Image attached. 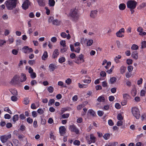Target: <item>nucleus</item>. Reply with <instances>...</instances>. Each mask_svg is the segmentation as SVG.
Wrapping results in <instances>:
<instances>
[{
	"mask_svg": "<svg viewBox=\"0 0 146 146\" xmlns=\"http://www.w3.org/2000/svg\"><path fill=\"white\" fill-rule=\"evenodd\" d=\"M32 116L34 117H36L37 115V113L35 111H33L32 112Z\"/></svg>",
	"mask_w": 146,
	"mask_h": 146,
	"instance_id": "nucleus-54",
	"label": "nucleus"
},
{
	"mask_svg": "<svg viewBox=\"0 0 146 146\" xmlns=\"http://www.w3.org/2000/svg\"><path fill=\"white\" fill-rule=\"evenodd\" d=\"M65 82L67 84L69 85L71 83V80L70 78H68L65 81Z\"/></svg>",
	"mask_w": 146,
	"mask_h": 146,
	"instance_id": "nucleus-60",
	"label": "nucleus"
},
{
	"mask_svg": "<svg viewBox=\"0 0 146 146\" xmlns=\"http://www.w3.org/2000/svg\"><path fill=\"white\" fill-rule=\"evenodd\" d=\"M70 15L74 20L78 19L80 16L79 11L76 9L72 10L70 13Z\"/></svg>",
	"mask_w": 146,
	"mask_h": 146,
	"instance_id": "nucleus-2",
	"label": "nucleus"
},
{
	"mask_svg": "<svg viewBox=\"0 0 146 146\" xmlns=\"http://www.w3.org/2000/svg\"><path fill=\"white\" fill-rule=\"evenodd\" d=\"M131 55L132 57L135 59H137L138 58V54L136 51H134L132 52Z\"/></svg>",
	"mask_w": 146,
	"mask_h": 146,
	"instance_id": "nucleus-20",
	"label": "nucleus"
},
{
	"mask_svg": "<svg viewBox=\"0 0 146 146\" xmlns=\"http://www.w3.org/2000/svg\"><path fill=\"white\" fill-rule=\"evenodd\" d=\"M12 52L14 55H16L18 53V51L16 49H13L12 50Z\"/></svg>",
	"mask_w": 146,
	"mask_h": 146,
	"instance_id": "nucleus-61",
	"label": "nucleus"
},
{
	"mask_svg": "<svg viewBox=\"0 0 146 146\" xmlns=\"http://www.w3.org/2000/svg\"><path fill=\"white\" fill-rule=\"evenodd\" d=\"M126 70V67L124 66H122L119 68L120 73L122 74L125 73Z\"/></svg>",
	"mask_w": 146,
	"mask_h": 146,
	"instance_id": "nucleus-14",
	"label": "nucleus"
},
{
	"mask_svg": "<svg viewBox=\"0 0 146 146\" xmlns=\"http://www.w3.org/2000/svg\"><path fill=\"white\" fill-rule=\"evenodd\" d=\"M111 62H108L107 63L106 65V66H104V67L106 69L108 70L109 68L111 66Z\"/></svg>",
	"mask_w": 146,
	"mask_h": 146,
	"instance_id": "nucleus-40",
	"label": "nucleus"
},
{
	"mask_svg": "<svg viewBox=\"0 0 146 146\" xmlns=\"http://www.w3.org/2000/svg\"><path fill=\"white\" fill-rule=\"evenodd\" d=\"M64 84L63 82L61 81H59L58 82V85L59 86L65 87L66 86H64Z\"/></svg>",
	"mask_w": 146,
	"mask_h": 146,
	"instance_id": "nucleus-49",
	"label": "nucleus"
},
{
	"mask_svg": "<svg viewBox=\"0 0 146 146\" xmlns=\"http://www.w3.org/2000/svg\"><path fill=\"white\" fill-rule=\"evenodd\" d=\"M117 79L115 77H112L110 78V81L111 84L114 83L116 81Z\"/></svg>",
	"mask_w": 146,
	"mask_h": 146,
	"instance_id": "nucleus-29",
	"label": "nucleus"
},
{
	"mask_svg": "<svg viewBox=\"0 0 146 146\" xmlns=\"http://www.w3.org/2000/svg\"><path fill=\"white\" fill-rule=\"evenodd\" d=\"M137 5V2L135 1L129 0L127 3V7L129 9H135Z\"/></svg>",
	"mask_w": 146,
	"mask_h": 146,
	"instance_id": "nucleus-5",
	"label": "nucleus"
},
{
	"mask_svg": "<svg viewBox=\"0 0 146 146\" xmlns=\"http://www.w3.org/2000/svg\"><path fill=\"white\" fill-rule=\"evenodd\" d=\"M146 47V41H143L141 42V48L143 49Z\"/></svg>",
	"mask_w": 146,
	"mask_h": 146,
	"instance_id": "nucleus-33",
	"label": "nucleus"
},
{
	"mask_svg": "<svg viewBox=\"0 0 146 146\" xmlns=\"http://www.w3.org/2000/svg\"><path fill=\"white\" fill-rule=\"evenodd\" d=\"M60 21L57 19L54 20L53 21L52 24L56 25H59L60 24Z\"/></svg>",
	"mask_w": 146,
	"mask_h": 146,
	"instance_id": "nucleus-24",
	"label": "nucleus"
},
{
	"mask_svg": "<svg viewBox=\"0 0 146 146\" xmlns=\"http://www.w3.org/2000/svg\"><path fill=\"white\" fill-rule=\"evenodd\" d=\"M65 61V59L64 57H61L59 59V62L60 63H62Z\"/></svg>",
	"mask_w": 146,
	"mask_h": 146,
	"instance_id": "nucleus-46",
	"label": "nucleus"
},
{
	"mask_svg": "<svg viewBox=\"0 0 146 146\" xmlns=\"http://www.w3.org/2000/svg\"><path fill=\"white\" fill-rule=\"evenodd\" d=\"M19 78L20 77L19 75H16L12 79L11 82L12 84L16 83L19 81Z\"/></svg>",
	"mask_w": 146,
	"mask_h": 146,
	"instance_id": "nucleus-12",
	"label": "nucleus"
},
{
	"mask_svg": "<svg viewBox=\"0 0 146 146\" xmlns=\"http://www.w3.org/2000/svg\"><path fill=\"white\" fill-rule=\"evenodd\" d=\"M123 122L121 120H119L117 122V125L118 126H120L123 125Z\"/></svg>",
	"mask_w": 146,
	"mask_h": 146,
	"instance_id": "nucleus-58",
	"label": "nucleus"
},
{
	"mask_svg": "<svg viewBox=\"0 0 146 146\" xmlns=\"http://www.w3.org/2000/svg\"><path fill=\"white\" fill-rule=\"evenodd\" d=\"M11 98V100L13 102H16L17 100V98L15 96H12Z\"/></svg>",
	"mask_w": 146,
	"mask_h": 146,
	"instance_id": "nucleus-48",
	"label": "nucleus"
},
{
	"mask_svg": "<svg viewBox=\"0 0 146 146\" xmlns=\"http://www.w3.org/2000/svg\"><path fill=\"white\" fill-rule=\"evenodd\" d=\"M123 117L121 113H119L117 115V119L119 120H122L123 119Z\"/></svg>",
	"mask_w": 146,
	"mask_h": 146,
	"instance_id": "nucleus-47",
	"label": "nucleus"
},
{
	"mask_svg": "<svg viewBox=\"0 0 146 146\" xmlns=\"http://www.w3.org/2000/svg\"><path fill=\"white\" fill-rule=\"evenodd\" d=\"M48 57V53L46 51H45L42 57V60H45Z\"/></svg>",
	"mask_w": 146,
	"mask_h": 146,
	"instance_id": "nucleus-22",
	"label": "nucleus"
},
{
	"mask_svg": "<svg viewBox=\"0 0 146 146\" xmlns=\"http://www.w3.org/2000/svg\"><path fill=\"white\" fill-rule=\"evenodd\" d=\"M59 54V52L57 49H55L53 52L52 57L54 58H55L57 57Z\"/></svg>",
	"mask_w": 146,
	"mask_h": 146,
	"instance_id": "nucleus-15",
	"label": "nucleus"
},
{
	"mask_svg": "<svg viewBox=\"0 0 146 146\" xmlns=\"http://www.w3.org/2000/svg\"><path fill=\"white\" fill-rule=\"evenodd\" d=\"M123 97L125 99H127L129 97V95L127 94H123Z\"/></svg>",
	"mask_w": 146,
	"mask_h": 146,
	"instance_id": "nucleus-59",
	"label": "nucleus"
},
{
	"mask_svg": "<svg viewBox=\"0 0 146 146\" xmlns=\"http://www.w3.org/2000/svg\"><path fill=\"white\" fill-rule=\"evenodd\" d=\"M78 86L80 88H85L88 87L87 85L86 84H80L78 83Z\"/></svg>",
	"mask_w": 146,
	"mask_h": 146,
	"instance_id": "nucleus-36",
	"label": "nucleus"
},
{
	"mask_svg": "<svg viewBox=\"0 0 146 146\" xmlns=\"http://www.w3.org/2000/svg\"><path fill=\"white\" fill-rule=\"evenodd\" d=\"M11 137V134L7 135H3L0 137V139L2 143H5L7 141L8 139L10 138Z\"/></svg>",
	"mask_w": 146,
	"mask_h": 146,
	"instance_id": "nucleus-9",
	"label": "nucleus"
},
{
	"mask_svg": "<svg viewBox=\"0 0 146 146\" xmlns=\"http://www.w3.org/2000/svg\"><path fill=\"white\" fill-rule=\"evenodd\" d=\"M27 120L28 122L30 123H32L33 121L32 119L30 117L27 118Z\"/></svg>",
	"mask_w": 146,
	"mask_h": 146,
	"instance_id": "nucleus-62",
	"label": "nucleus"
},
{
	"mask_svg": "<svg viewBox=\"0 0 146 146\" xmlns=\"http://www.w3.org/2000/svg\"><path fill=\"white\" fill-rule=\"evenodd\" d=\"M131 49L133 50H137L139 48V46L135 44H133L131 47Z\"/></svg>",
	"mask_w": 146,
	"mask_h": 146,
	"instance_id": "nucleus-34",
	"label": "nucleus"
},
{
	"mask_svg": "<svg viewBox=\"0 0 146 146\" xmlns=\"http://www.w3.org/2000/svg\"><path fill=\"white\" fill-rule=\"evenodd\" d=\"M133 60L132 59H129L127 60L126 63L128 65L131 64L132 63Z\"/></svg>",
	"mask_w": 146,
	"mask_h": 146,
	"instance_id": "nucleus-51",
	"label": "nucleus"
},
{
	"mask_svg": "<svg viewBox=\"0 0 146 146\" xmlns=\"http://www.w3.org/2000/svg\"><path fill=\"white\" fill-rule=\"evenodd\" d=\"M69 129L71 131L74 132L76 134H78L79 133V130L74 125H70Z\"/></svg>",
	"mask_w": 146,
	"mask_h": 146,
	"instance_id": "nucleus-7",
	"label": "nucleus"
},
{
	"mask_svg": "<svg viewBox=\"0 0 146 146\" xmlns=\"http://www.w3.org/2000/svg\"><path fill=\"white\" fill-rule=\"evenodd\" d=\"M69 116V114L68 113L64 114L61 116V118L62 119H65L68 117Z\"/></svg>",
	"mask_w": 146,
	"mask_h": 146,
	"instance_id": "nucleus-42",
	"label": "nucleus"
},
{
	"mask_svg": "<svg viewBox=\"0 0 146 146\" xmlns=\"http://www.w3.org/2000/svg\"><path fill=\"white\" fill-rule=\"evenodd\" d=\"M67 48L66 47H64L62 48H61V49L60 51L61 52H64L66 51L67 50Z\"/></svg>",
	"mask_w": 146,
	"mask_h": 146,
	"instance_id": "nucleus-63",
	"label": "nucleus"
},
{
	"mask_svg": "<svg viewBox=\"0 0 146 146\" xmlns=\"http://www.w3.org/2000/svg\"><path fill=\"white\" fill-rule=\"evenodd\" d=\"M55 102V100L53 99H50L49 101L48 105L49 106H51Z\"/></svg>",
	"mask_w": 146,
	"mask_h": 146,
	"instance_id": "nucleus-39",
	"label": "nucleus"
},
{
	"mask_svg": "<svg viewBox=\"0 0 146 146\" xmlns=\"http://www.w3.org/2000/svg\"><path fill=\"white\" fill-rule=\"evenodd\" d=\"M98 11L96 10H94L91 11L90 16L92 18H94L97 15Z\"/></svg>",
	"mask_w": 146,
	"mask_h": 146,
	"instance_id": "nucleus-16",
	"label": "nucleus"
},
{
	"mask_svg": "<svg viewBox=\"0 0 146 146\" xmlns=\"http://www.w3.org/2000/svg\"><path fill=\"white\" fill-rule=\"evenodd\" d=\"M84 61V55L81 54L74 61V62L78 64H79Z\"/></svg>",
	"mask_w": 146,
	"mask_h": 146,
	"instance_id": "nucleus-6",
	"label": "nucleus"
},
{
	"mask_svg": "<svg viewBox=\"0 0 146 146\" xmlns=\"http://www.w3.org/2000/svg\"><path fill=\"white\" fill-rule=\"evenodd\" d=\"M18 115L17 114L15 115L13 117V121L14 122H15L16 121L18 120Z\"/></svg>",
	"mask_w": 146,
	"mask_h": 146,
	"instance_id": "nucleus-38",
	"label": "nucleus"
},
{
	"mask_svg": "<svg viewBox=\"0 0 146 146\" xmlns=\"http://www.w3.org/2000/svg\"><path fill=\"white\" fill-rule=\"evenodd\" d=\"M47 90L50 93H52L53 92L54 88L52 86H49L47 88Z\"/></svg>",
	"mask_w": 146,
	"mask_h": 146,
	"instance_id": "nucleus-32",
	"label": "nucleus"
},
{
	"mask_svg": "<svg viewBox=\"0 0 146 146\" xmlns=\"http://www.w3.org/2000/svg\"><path fill=\"white\" fill-rule=\"evenodd\" d=\"M37 112L39 114L41 115L44 113V111L42 109L40 108L38 110Z\"/></svg>",
	"mask_w": 146,
	"mask_h": 146,
	"instance_id": "nucleus-50",
	"label": "nucleus"
},
{
	"mask_svg": "<svg viewBox=\"0 0 146 146\" xmlns=\"http://www.w3.org/2000/svg\"><path fill=\"white\" fill-rule=\"evenodd\" d=\"M143 29L141 27H138L137 29V31L139 33V35L143 36L146 35V33L143 31Z\"/></svg>",
	"mask_w": 146,
	"mask_h": 146,
	"instance_id": "nucleus-11",
	"label": "nucleus"
},
{
	"mask_svg": "<svg viewBox=\"0 0 146 146\" xmlns=\"http://www.w3.org/2000/svg\"><path fill=\"white\" fill-rule=\"evenodd\" d=\"M146 92L144 90H141L140 92V96H145Z\"/></svg>",
	"mask_w": 146,
	"mask_h": 146,
	"instance_id": "nucleus-52",
	"label": "nucleus"
},
{
	"mask_svg": "<svg viewBox=\"0 0 146 146\" xmlns=\"http://www.w3.org/2000/svg\"><path fill=\"white\" fill-rule=\"evenodd\" d=\"M30 5V3L28 0H25L22 4V7L24 9L26 10L28 8Z\"/></svg>",
	"mask_w": 146,
	"mask_h": 146,
	"instance_id": "nucleus-8",
	"label": "nucleus"
},
{
	"mask_svg": "<svg viewBox=\"0 0 146 146\" xmlns=\"http://www.w3.org/2000/svg\"><path fill=\"white\" fill-rule=\"evenodd\" d=\"M137 91L135 88H133L131 91V93L132 96H135L137 94Z\"/></svg>",
	"mask_w": 146,
	"mask_h": 146,
	"instance_id": "nucleus-23",
	"label": "nucleus"
},
{
	"mask_svg": "<svg viewBox=\"0 0 146 146\" xmlns=\"http://www.w3.org/2000/svg\"><path fill=\"white\" fill-rule=\"evenodd\" d=\"M49 5L50 7H53L55 4V1L54 0H49Z\"/></svg>",
	"mask_w": 146,
	"mask_h": 146,
	"instance_id": "nucleus-25",
	"label": "nucleus"
},
{
	"mask_svg": "<svg viewBox=\"0 0 146 146\" xmlns=\"http://www.w3.org/2000/svg\"><path fill=\"white\" fill-rule=\"evenodd\" d=\"M29 100L28 98H26L24 99L23 103L24 104L27 105L29 103Z\"/></svg>",
	"mask_w": 146,
	"mask_h": 146,
	"instance_id": "nucleus-37",
	"label": "nucleus"
},
{
	"mask_svg": "<svg viewBox=\"0 0 146 146\" xmlns=\"http://www.w3.org/2000/svg\"><path fill=\"white\" fill-rule=\"evenodd\" d=\"M125 29L123 28H122L116 33V35L118 37L122 38L124 36V35L122 34V33H124Z\"/></svg>",
	"mask_w": 146,
	"mask_h": 146,
	"instance_id": "nucleus-10",
	"label": "nucleus"
},
{
	"mask_svg": "<svg viewBox=\"0 0 146 146\" xmlns=\"http://www.w3.org/2000/svg\"><path fill=\"white\" fill-rule=\"evenodd\" d=\"M84 107V104H81L78 105L77 107V109L78 110H80L81 109L83 108Z\"/></svg>",
	"mask_w": 146,
	"mask_h": 146,
	"instance_id": "nucleus-57",
	"label": "nucleus"
},
{
	"mask_svg": "<svg viewBox=\"0 0 146 146\" xmlns=\"http://www.w3.org/2000/svg\"><path fill=\"white\" fill-rule=\"evenodd\" d=\"M126 5L124 3H121L119 5V8L120 10H124L125 8Z\"/></svg>",
	"mask_w": 146,
	"mask_h": 146,
	"instance_id": "nucleus-26",
	"label": "nucleus"
},
{
	"mask_svg": "<svg viewBox=\"0 0 146 146\" xmlns=\"http://www.w3.org/2000/svg\"><path fill=\"white\" fill-rule=\"evenodd\" d=\"M27 78L26 75L23 73L21 74V78L20 79V81L21 82H24L26 80Z\"/></svg>",
	"mask_w": 146,
	"mask_h": 146,
	"instance_id": "nucleus-18",
	"label": "nucleus"
},
{
	"mask_svg": "<svg viewBox=\"0 0 146 146\" xmlns=\"http://www.w3.org/2000/svg\"><path fill=\"white\" fill-rule=\"evenodd\" d=\"M66 128L64 126H62L59 128L60 133L61 135H62L65 133Z\"/></svg>",
	"mask_w": 146,
	"mask_h": 146,
	"instance_id": "nucleus-13",
	"label": "nucleus"
},
{
	"mask_svg": "<svg viewBox=\"0 0 146 146\" xmlns=\"http://www.w3.org/2000/svg\"><path fill=\"white\" fill-rule=\"evenodd\" d=\"M108 123L109 125L110 126H112L114 125V123L111 119L108 120Z\"/></svg>",
	"mask_w": 146,
	"mask_h": 146,
	"instance_id": "nucleus-64",
	"label": "nucleus"
},
{
	"mask_svg": "<svg viewBox=\"0 0 146 146\" xmlns=\"http://www.w3.org/2000/svg\"><path fill=\"white\" fill-rule=\"evenodd\" d=\"M30 76L32 78L34 79L36 77V75L35 72H33L30 73Z\"/></svg>",
	"mask_w": 146,
	"mask_h": 146,
	"instance_id": "nucleus-41",
	"label": "nucleus"
},
{
	"mask_svg": "<svg viewBox=\"0 0 146 146\" xmlns=\"http://www.w3.org/2000/svg\"><path fill=\"white\" fill-rule=\"evenodd\" d=\"M73 144L74 145H79L80 144V142L78 140H76L74 142Z\"/></svg>",
	"mask_w": 146,
	"mask_h": 146,
	"instance_id": "nucleus-56",
	"label": "nucleus"
},
{
	"mask_svg": "<svg viewBox=\"0 0 146 146\" xmlns=\"http://www.w3.org/2000/svg\"><path fill=\"white\" fill-rule=\"evenodd\" d=\"M29 49V48L28 46H25L23 48L22 50L25 53H28Z\"/></svg>",
	"mask_w": 146,
	"mask_h": 146,
	"instance_id": "nucleus-27",
	"label": "nucleus"
},
{
	"mask_svg": "<svg viewBox=\"0 0 146 146\" xmlns=\"http://www.w3.org/2000/svg\"><path fill=\"white\" fill-rule=\"evenodd\" d=\"M60 44L63 47H66V42L65 40H62L60 41Z\"/></svg>",
	"mask_w": 146,
	"mask_h": 146,
	"instance_id": "nucleus-43",
	"label": "nucleus"
},
{
	"mask_svg": "<svg viewBox=\"0 0 146 146\" xmlns=\"http://www.w3.org/2000/svg\"><path fill=\"white\" fill-rule=\"evenodd\" d=\"M38 5L40 6L44 7L45 5L44 0H37Z\"/></svg>",
	"mask_w": 146,
	"mask_h": 146,
	"instance_id": "nucleus-17",
	"label": "nucleus"
},
{
	"mask_svg": "<svg viewBox=\"0 0 146 146\" xmlns=\"http://www.w3.org/2000/svg\"><path fill=\"white\" fill-rule=\"evenodd\" d=\"M88 79H85L83 80V82L84 83H87V84L90 83L91 82V80L90 77H89Z\"/></svg>",
	"mask_w": 146,
	"mask_h": 146,
	"instance_id": "nucleus-44",
	"label": "nucleus"
},
{
	"mask_svg": "<svg viewBox=\"0 0 146 146\" xmlns=\"http://www.w3.org/2000/svg\"><path fill=\"white\" fill-rule=\"evenodd\" d=\"M17 3V0H8L5 2V4L8 10H11L16 7Z\"/></svg>",
	"mask_w": 146,
	"mask_h": 146,
	"instance_id": "nucleus-1",
	"label": "nucleus"
},
{
	"mask_svg": "<svg viewBox=\"0 0 146 146\" xmlns=\"http://www.w3.org/2000/svg\"><path fill=\"white\" fill-rule=\"evenodd\" d=\"M87 143L88 144H90L92 143H94L96 141V138L94 136L93 134H91L90 135V138L89 136H87L86 137Z\"/></svg>",
	"mask_w": 146,
	"mask_h": 146,
	"instance_id": "nucleus-3",
	"label": "nucleus"
},
{
	"mask_svg": "<svg viewBox=\"0 0 146 146\" xmlns=\"http://www.w3.org/2000/svg\"><path fill=\"white\" fill-rule=\"evenodd\" d=\"M50 40L52 42L54 43L57 41V38L55 37H53L51 38Z\"/></svg>",
	"mask_w": 146,
	"mask_h": 146,
	"instance_id": "nucleus-55",
	"label": "nucleus"
},
{
	"mask_svg": "<svg viewBox=\"0 0 146 146\" xmlns=\"http://www.w3.org/2000/svg\"><path fill=\"white\" fill-rule=\"evenodd\" d=\"M93 41L92 39H90L88 40L87 42V45L88 46H90L92 44Z\"/></svg>",
	"mask_w": 146,
	"mask_h": 146,
	"instance_id": "nucleus-30",
	"label": "nucleus"
},
{
	"mask_svg": "<svg viewBox=\"0 0 146 146\" xmlns=\"http://www.w3.org/2000/svg\"><path fill=\"white\" fill-rule=\"evenodd\" d=\"M6 41L2 40H0V46H3L4 44L6 43Z\"/></svg>",
	"mask_w": 146,
	"mask_h": 146,
	"instance_id": "nucleus-53",
	"label": "nucleus"
},
{
	"mask_svg": "<svg viewBox=\"0 0 146 146\" xmlns=\"http://www.w3.org/2000/svg\"><path fill=\"white\" fill-rule=\"evenodd\" d=\"M110 137V135L109 133H106L103 136L104 139L105 140L108 139Z\"/></svg>",
	"mask_w": 146,
	"mask_h": 146,
	"instance_id": "nucleus-35",
	"label": "nucleus"
},
{
	"mask_svg": "<svg viewBox=\"0 0 146 146\" xmlns=\"http://www.w3.org/2000/svg\"><path fill=\"white\" fill-rule=\"evenodd\" d=\"M131 111L133 115L137 119H139L140 116V113L139 109L137 107H132Z\"/></svg>",
	"mask_w": 146,
	"mask_h": 146,
	"instance_id": "nucleus-4",
	"label": "nucleus"
},
{
	"mask_svg": "<svg viewBox=\"0 0 146 146\" xmlns=\"http://www.w3.org/2000/svg\"><path fill=\"white\" fill-rule=\"evenodd\" d=\"M88 113L93 117H95L96 116V114L94 111L92 109H90L88 110Z\"/></svg>",
	"mask_w": 146,
	"mask_h": 146,
	"instance_id": "nucleus-19",
	"label": "nucleus"
},
{
	"mask_svg": "<svg viewBox=\"0 0 146 146\" xmlns=\"http://www.w3.org/2000/svg\"><path fill=\"white\" fill-rule=\"evenodd\" d=\"M105 98L103 96H99L97 99V100L99 102H104V101Z\"/></svg>",
	"mask_w": 146,
	"mask_h": 146,
	"instance_id": "nucleus-31",
	"label": "nucleus"
},
{
	"mask_svg": "<svg viewBox=\"0 0 146 146\" xmlns=\"http://www.w3.org/2000/svg\"><path fill=\"white\" fill-rule=\"evenodd\" d=\"M56 68V66L53 64H50L49 66V69L51 72L53 71Z\"/></svg>",
	"mask_w": 146,
	"mask_h": 146,
	"instance_id": "nucleus-21",
	"label": "nucleus"
},
{
	"mask_svg": "<svg viewBox=\"0 0 146 146\" xmlns=\"http://www.w3.org/2000/svg\"><path fill=\"white\" fill-rule=\"evenodd\" d=\"M11 93L15 96H17L18 95L17 90H13L11 91Z\"/></svg>",
	"mask_w": 146,
	"mask_h": 146,
	"instance_id": "nucleus-45",
	"label": "nucleus"
},
{
	"mask_svg": "<svg viewBox=\"0 0 146 146\" xmlns=\"http://www.w3.org/2000/svg\"><path fill=\"white\" fill-rule=\"evenodd\" d=\"M14 39L13 37H11L10 38H9L8 40L7 41L8 44H12L14 42Z\"/></svg>",
	"mask_w": 146,
	"mask_h": 146,
	"instance_id": "nucleus-28",
	"label": "nucleus"
}]
</instances>
